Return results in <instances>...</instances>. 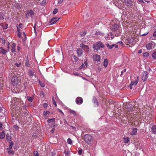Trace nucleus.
<instances>
[{"label": "nucleus", "instance_id": "393cba45", "mask_svg": "<svg viewBox=\"0 0 156 156\" xmlns=\"http://www.w3.org/2000/svg\"><path fill=\"white\" fill-rule=\"evenodd\" d=\"M108 65V60L106 59L105 58L104 59V62H103V65L105 67H106Z\"/></svg>", "mask_w": 156, "mask_h": 156}, {"label": "nucleus", "instance_id": "0e129e2a", "mask_svg": "<svg viewBox=\"0 0 156 156\" xmlns=\"http://www.w3.org/2000/svg\"><path fill=\"white\" fill-rule=\"evenodd\" d=\"M142 52V49H140L138 51V53L139 54H140Z\"/></svg>", "mask_w": 156, "mask_h": 156}, {"label": "nucleus", "instance_id": "338daca9", "mask_svg": "<svg viewBox=\"0 0 156 156\" xmlns=\"http://www.w3.org/2000/svg\"><path fill=\"white\" fill-rule=\"evenodd\" d=\"M64 122V123H66V124H68V123L66 121L65 119H63Z\"/></svg>", "mask_w": 156, "mask_h": 156}, {"label": "nucleus", "instance_id": "f03ea898", "mask_svg": "<svg viewBox=\"0 0 156 156\" xmlns=\"http://www.w3.org/2000/svg\"><path fill=\"white\" fill-rule=\"evenodd\" d=\"M84 141L88 144H90L93 141V137L89 134H85L83 136Z\"/></svg>", "mask_w": 156, "mask_h": 156}, {"label": "nucleus", "instance_id": "20e7f679", "mask_svg": "<svg viewBox=\"0 0 156 156\" xmlns=\"http://www.w3.org/2000/svg\"><path fill=\"white\" fill-rule=\"evenodd\" d=\"M34 15V12L32 10H28L26 13V17L27 19L29 18V16L32 17Z\"/></svg>", "mask_w": 156, "mask_h": 156}, {"label": "nucleus", "instance_id": "58836bf2", "mask_svg": "<svg viewBox=\"0 0 156 156\" xmlns=\"http://www.w3.org/2000/svg\"><path fill=\"white\" fill-rule=\"evenodd\" d=\"M58 12V10L57 9L55 8L54 10L53 13L54 14H55Z\"/></svg>", "mask_w": 156, "mask_h": 156}, {"label": "nucleus", "instance_id": "c85d7f7f", "mask_svg": "<svg viewBox=\"0 0 156 156\" xmlns=\"http://www.w3.org/2000/svg\"><path fill=\"white\" fill-rule=\"evenodd\" d=\"M6 138L7 140L8 141H10L11 140V136H10V135L7 134L6 135Z\"/></svg>", "mask_w": 156, "mask_h": 156}, {"label": "nucleus", "instance_id": "e433bc0d", "mask_svg": "<svg viewBox=\"0 0 156 156\" xmlns=\"http://www.w3.org/2000/svg\"><path fill=\"white\" fill-rule=\"evenodd\" d=\"M93 32L94 33L95 35H99L101 34V33L98 31H93Z\"/></svg>", "mask_w": 156, "mask_h": 156}, {"label": "nucleus", "instance_id": "6e6d98bb", "mask_svg": "<svg viewBox=\"0 0 156 156\" xmlns=\"http://www.w3.org/2000/svg\"><path fill=\"white\" fill-rule=\"evenodd\" d=\"M153 35L154 37H156V30L154 32Z\"/></svg>", "mask_w": 156, "mask_h": 156}, {"label": "nucleus", "instance_id": "8fccbe9b", "mask_svg": "<svg viewBox=\"0 0 156 156\" xmlns=\"http://www.w3.org/2000/svg\"><path fill=\"white\" fill-rule=\"evenodd\" d=\"M8 153H10L11 154H14V152L13 151H8Z\"/></svg>", "mask_w": 156, "mask_h": 156}, {"label": "nucleus", "instance_id": "423d86ee", "mask_svg": "<svg viewBox=\"0 0 156 156\" xmlns=\"http://www.w3.org/2000/svg\"><path fill=\"white\" fill-rule=\"evenodd\" d=\"M148 73L147 71H144L142 76V79L144 81H145L148 78Z\"/></svg>", "mask_w": 156, "mask_h": 156}, {"label": "nucleus", "instance_id": "7c9ffc66", "mask_svg": "<svg viewBox=\"0 0 156 156\" xmlns=\"http://www.w3.org/2000/svg\"><path fill=\"white\" fill-rule=\"evenodd\" d=\"M21 64V62L19 61H16L15 62V65L17 66V67H20V65Z\"/></svg>", "mask_w": 156, "mask_h": 156}, {"label": "nucleus", "instance_id": "4be33fe9", "mask_svg": "<svg viewBox=\"0 0 156 156\" xmlns=\"http://www.w3.org/2000/svg\"><path fill=\"white\" fill-rule=\"evenodd\" d=\"M138 77H137V79L135 81H131L130 84L132 85H136L138 83Z\"/></svg>", "mask_w": 156, "mask_h": 156}, {"label": "nucleus", "instance_id": "49530a36", "mask_svg": "<svg viewBox=\"0 0 156 156\" xmlns=\"http://www.w3.org/2000/svg\"><path fill=\"white\" fill-rule=\"evenodd\" d=\"M34 154L35 156H39L38 155V152L37 151H35L34 152Z\"/></svg>", "mask_w": 156, "mask_h": 156}, {"label": "nucleus", "instance_id": "4c0bfd02", "mask_svg": "<svg viewBox=\"0 0 156 156\" xmlns=\"http://www.w3.org/2000/svg\"><path fill=\"white\" fill-rule=\"evenodd\" d=\"M149 55V54L147 52H146L144 53L143 54V55L144 57H148Z\"/></svg>", "mask_w": 156, "mask_h": 156}, {"label": "nucleus", "instance_id": "f8f14e48", "mask_svg": "<svg viewBox=\"0 0 156 156\" xmlns=\"http://www.w3.org/2000/svg\"><path fill=\"white\" fill-rule=\"evenodd\" d=\"M126 110L128 111L129 112H132L133 111V106L132 105L128 104L126 105Z\"/></svg>", "mask_w": 156, "mask_h": 156}, {"label": "nucleus", "instance_id": "c9c22d12", "mask_svg": "<svg viewBox=\"0 0 156 156\" xmlns=\"http://www.w3.org/2000/svg\"><path fill=\"white\" fill-rule=\"evenodd\" d=\"M4 18V15L3 13H0V19H3Z\"/></svg>", "mask_w": 156, "mask_h": 156}, {"label": "nucleus", "instance_id": "bb28decb", "mask_svg": "<svg viewBox=\"0 0 156 156\" xmlns=\"http://www.w3.org/2000/svg\"><path fill=\"white\" fill-rule=\"evenodd\" d=\"M25 66L27 67H29L30 66V64L28 60V58H27L25 60Z\"/></svg>", "mask_w": 156, "mask_h": 156}, {"label": "nucleus", "instance_id": "ea45409f", "mask_svg": "<svg viewBox=\"0 0 156 156\" xmlns=\"http://www.w3.org/2000/svg\"><path fill=\"white\" fill-rule=\"evenodd\" d=\"M43 106L45 108H47L48 107V104L47 103H44L43 105Z\"/></svg>", "mask_w": 156, "mask_h": 156}, {"label": "nucleus", "instance_id": "79ce46f5", "mask_svg": "<svg viewBox=\"0 0 156 156\" xmlns=\"http://www.w3.org/2000/svg\"><path fill=\"white\" fill-rule=\"evenodd\" d=\"M65 155H68L70 154V152L68 151H65L64 152Z\"/></svg>", "mask_w": 156, "mask_h": 156}, {"label": "nucleus", "instance_id": "a211bd4d", "mask_svg": "<svg viewBox=\"0 0 156 156\" xmlns=\"http://www.w3.org/2000/svg\"><path fill=\"white\" fill-rule=\"evenodd\" d=\"M151 130L153 133L156 134V126L153 125L151 128Z\"/></svg>", "mask_w": 156, "mask_h": 156}, {"label": "nucleus", "instance_id": "2f4dec72", "mask_svg": "<svg viewBox=\"0 0 156 156\" xmlns=\"http://www.w3.org/2000/svg\"><path fill=\"white\" fill-rule=\"evenodd\" d=\"M106 46L108 47L109 49H112L113 47V44L112 45H109L108 44H106Z\"/></svg>", "mask_w": 156, "mask_h": 156}, {"label": "nucleus", "instance_id": "aec40b11", "mask_svg": "<svg viewBox=\"0 0 156 156\" xmlns=\"http://www.w3.org/2000/svg\"><path fill=\"white\" fill-rule=\"evenodd\" d=\"M16 47V44L15 43H13L12 45V50L11 51L12 52H14L16 51L15 47Z\"/></svg>", "mask_w": 156, "mask_h": 156}, {"label": "nucleus", "instance_id": "052dcab7", "mask_svg": "<svg viewBox=\"0 0 156 156\" xmlns=\"http://www.w3.org/2000/svg\"><path fill=\"white\" fill-rule=\"evenodd\" d=\"M16 27H17V31L18 32H20V29L18 28V25H17L16 26Z\"/></svg>", "mask_w": 156, "mask_h": 156}, {"label": "nucleus", "instance_id": "e2e57ef3", "mask_svg": "<svg viewBox=\"0 0 156 156\" xmlns=\"http://www.w3.org/2000/svg\"><path fill=\"white\" fill-rule=\"evenodd\" d=\"M73 74H74V75H76V76H78L79 75V73L77 72Z\"/></svg>", "mask_w": 156, "mask_h": 156}, {"label": "nucleus", "instance_id": "ddd939ff", "mask_svg": "<svg viewBox=\"0 0 156 156\" xmlns=\"http://www.w3.org/2000/svg\"><path fill=\"white\" fill-rule=\"evenodd\" d=\"M119 27V26L118 25L116 24H114L112 25L111 29L112 31H115L117 30Z\"/></svg>", "mask_w": 156, "mask_h": 156}, {"label": "nucleus", "instance_id": "c03bdc74", "mask_svg": "<svg viewBox=\"0 0 156 156\" xmlns=\"http://www.w3.org/2000/svg\"><path fill=\"white\" fill-rule=\"evenodd\" d=\"M82 149H80L78 151V154L79 155H81L82 154Z\"/></svg>", "mask_w": 156, "mask_h": 156}, {"label": "nucleus", "instance_id": "7ed1b4c3", "mask_svg": "<svg viewBox=\"0 0 156 156\" xmlns=\"http://www.w3.org/2000/svg\"><path fill=\"white\" fill-rule=\"evenodd\" d=\"M11 81L12 84L14 86H16L18 83V78L16 76H14L11 78Z\"/></svg>", "mask_w": 156, "mask_h": 156}, {"label": "nucleus", "instance_id": "a878e982", "mask_svg": "<svg viewBox=\"0 0 156 156\" xmlns=\"http://www.w3.org/2000/svg\"><path fill=\"white\" fill-rule=\"evenodd\" d=\"M123 141L125 143H128V142L130 141V138L129 137H124Z\"/></svg>", "mask_w": 156, "mask_h": 156}, {"label": "nucleus", "instance_id": "6ab92c4d", "mask_svg": "<svg viewBox=\"0 0 156 156\" xmlns=\"http://www.w3.org/2000/svg\"><path fill=\"white\" fill-rule=\"evenodd\" d=\"M18 102H19V105H20L22 106V107H23V109H24L25 107L26 106H25L24 105H23V101H22L20 99H18ZM20 107H21V106H20Z\"/></svg>", "mask_w": 156, "mask_h": 156}, {"label": "nucleus", "instance_id": "603ef678", "mask_svg": "<svg viewBox=\"0 0 156 156\" xmlns=\"http://www.w3.org/2000/svg\"><path fill=\"white\" fill-rule=\"evenodd\" d=\"M63 0H58V4H60L62 3Z\"/></svg>", "mask_w": 156, "mask_h": 156}, {"label": "nucleus", "instance_id": "9d476101", "mask_svg": "<svg viewBox=\"0 0 156 156\" xmlns=\"http://www.w3.org/2000/svg\"><path fill=\"white\" fill-rule=\"evenodd\" d=\"M78 57H80L83 54V49L80 48H78L76 50Z\"/></svg>", "mask_w": 156, "mask_h": 156}, {"label": "nucleus", "instance_id": "1a4fd4ad", "mask_svg": "<svg viewBox=\"0 0 156 156\" xmlns=\"http://www.w3.org/2000/svg\"><path fill=\"white\" fill-rule=\"evenodd\" d=\"M83 99L80 97H77L76 99V103L79 105L81 104L83 102Z\"/></svg>", "mask_w": 156, "mask_h": 156}, {"label": "nucleus", "instance_id": "72a5a7b5", "mask_svg": "<svg viewBox=\"0 0 156 156\" xmlns=\"http://www.w3.org/2000/svg\"><path fill=\"white\" fill-rule=\"evenodd\" d=\"M27 98L28 101L30 102H32L33 99L31 97L28 96L27 97Z\"/></svg>", "mask_w": 156, "mask_h": 156}, {"label": "nucleus", "instance_id": "4468645a", "mask_svg": "<svg viewBox=\"0 0 156 156\" xmlns=\"http://www.w3.org/2000/svg\"><path fill=\"white\" fill-rule=\"evenodd\" d=\"M124 2L128 7H130L133 5V2L131 0H125Z\"/></svg>", "mask_w": 156, "mask_h": 156}, {"label": "nucleus", "instance_id": "0eeeda50", "mask_svg": "<svg viewBox=\"0 0 156 156\" xmlns=\"http://www.w3.org/2000/svg\"><path fill=\"white\" fill-rule=\"evenodd\" d=\"M80 46L85 51L88 52L89 51V47L88 45H85L83 44H81Z\"/></svg>", "mask_w": 156, "mask_h": 156}, {"label": "nucleus", "instance_id": "de8ad7c7", "mask_svg": "<svg viewBox=\"0 0 156 156\" xmlns=\"http://www.w3.org/2000/svg\"><path fill=\"white\" fill-rule=\"evenodd\" d=\"M1 39L2 41V43L3 44H5L6 43V41L4 38H1Z\"/></svg>", "mask_w": 156, "mask_h": 156}, {"label": "nucleus", "instance_id": "13d9d810", "mask_svg": "<svg viewBox=\"0 0 156 156\" xmlns=\"http://www.w3.org/2000/svg\"><path fill=\"white\" fill-rule=\"evenodd\" d=\"M84 63L85 65V66L87 67L88 66V63H87V60H86V61H85L84 62Z\"/></svg>", "mask_w": 156, "mask_h": 156}, {"label": "nucleus", "instance_id": "473e14b6", "mask_svg": "<svg viewBox=\"0 0 156 156\" xmlns=\"http://www.w3.org/2000/svg\"><path fill=\"white\" fill-rule=\"evenodd\" d=\"M69 112L70 113H71L72 114H73L75 116H76V112L73 110H70L69 111Z\"/></svg>", "mask_w": 156, "mask_h": 156}, {"label": "nucleus", "instance_id": "680f3d73", "mask_svg": "<svg viewBox=\"0 0 156 156\" xmlns=\"http://www.w3.org/2000/svg\"><path fill=\"white\" fill-rule=\"evenodd\" d=\"M58 110L60 112H61L63 115H64V113L63 112L61 109L58 108Z\"/></svg>", "mask_w": 156, "mask_h": 156}, {"label": "nucleus", "instance_id": "412c9836", "mask_svg": "<svg viewBox=\"0 0 156 156\" xmlns=\"http://www.w3.org/2000/svg\"><path fill=\"white\" fill-rule=\"evenodd\" d=\"M13 145V142L12 141H11L9 142V148L7 149V150L8 151L9 150L12 149V147Z\"/></svg>", "mask_w": 156, "mask_h": 156}, {"label": "nucleus", "instance_id": "69168bd1", "mask_svg": "<svg viewBox=\"0 0 156 156\" xmlns=\"http://www.w3.org/2000/svg\"><path fill=\"white\" fill-rule=\"evenodd\" d=\"M23 36H24V37H25V39H26V38H27L26 35L24 32H23Z\"/></svg>", "mask_w": 156, "mask_h": 156}, {"label": "nucleus", "instance_id": "c756f323", "mask_svg": "<svg viewBox=\"0 0 156 156\" xmlns=\"http://www.w3.org/2000/svg\"><path fill=\"white\" fill-rule=\"evenodd\" d=\"M55 119L54 118H52L51 119H49L47 120V122L48 123H50L51 122H55Z\"/></svg>", "mask_w": 156, "mask_h": 156}, {"label": "nucleus", "instance_id": "09e8293b", "mask_svg": "<svg viewBox=\"0 0 156 156\" xmlns=\"http://www.w3.org/2000/svg\"><path fill=\"white\" fill-rule=\"evenodd\" d=\"M128 41H129V43H130L134 41V39H133V38H131Z\"/></svg>", "mask_w": 156, "mask_h": 156}, {"label": "nucleus", "instance_id": "b1692460", "mask_svg": "<svg viewBox=\"0 0 156 156\" xmlns=\"http://www.w3.org/2000/svg\"><path fill=\"white\" fill-rule=\"evenodd\" d=\"M5 136V134L4 133V131H3L2 132L0 133V139H3Z\"/></svg>", "mask_w": 156, "mask_h": 156}, {"label": "nucleus", "instance_id": "a18cd8bd", "mask_svg": "<svg viewBox=\"0 0 156 156\" xmlns=\"http://www.w3.org/2000/svg\"><path fill=\"white\" fill-rule=\"evenodd\" d=\"M126 69H125L123 70H122L121 72V76H122V74L123 73H125L126 72Z\"/></svg>", "mask_w": 156, "mask_h": 156}, {"label": "nucleus", "instance_id": "a19ab883", "mask_svg": "<svg viewBox=\"0 0 156 156\" xmlns=\"http://www.w3.org/2000/svg\"><path fill=\"white\" fill-rule=\"evenodd\" d=\"M94 102L96 103L98 106V102L96 98H94Z\"/></svg>", "mask_w": 156, "mask_h": 156}, {"label": "nucleus", "instance_id": "f257e3e1", "mask_svg": "<svg viewBox=\"0 0 156 156\" xmlns=\"http://www.w3.org/2000/svg\"><path fill=\"white\" fill-rule=\"evenodd\" d=\"M105 47L104 45L100 41L97 42L95 44H93V48L94 50H98L100 48H103Z\"/></svg>", "mask_w": 156, "mask_h": 156}, {"label": "nucleus", "instance_id": "6e6552de", "mask_svg": "<svg viewBox=\"0 0 156 156\" xmlns=\"http://www.w3.org/2000/svg\"><path fill=\"white\" fill-rule=\"evenodd\" d=\"M59 19V18H52L48 22L50 24L49 25H50L55 24L58 20Z\"/></svg>", "mask_w": 156, "mask_h": 156}, {"label": "nucleus", "instance_id": "864d4df0", "mask_svg": "<svg viewBox=\"0 0 156 156\" xmlns=\"http://www.w3.org/2000/svg\"><path fill=\"white\" fill-rule=\"evenodd\" d=\"M40 84L42 87H44L45 86L44 84L43 83L40 82Z\"/></svg>", "mask_w": 156, "mask_h": 156}, {"label": "nucleus", "instance_id": "37998d69", "mask_svg": "<svg viewBox=\"0 0 156 156\" xmlns=\"http://www.w3.org/2000/svg\"><path fill=\"white\" fill-rule=\"evenodd\" d=\"M52 101H53V104L55 105V106L56 107L57 106V104H56V102H55V100L54 98V97H52Z\"/></svg>", "mask_w": 156, "mask_h": 156}, {"label": "nucleus", "instance_id": "3c124183", "mask_svg": "<svg viewBox=\"0 0 156 156\" xmlns=\"http://www.w3.org/2000/svg\"><path fill=\"white\" fill-rule=\"evenodd\" d=\"M17 35H18V37H19V38H20L21 37V33H20V32H18V34H17Z\"/></svg>", "mask_w": 156, "mask_h": 156}, {"label": "nucleus", "instance_id": "5fc2aeb1", "mask_svg": "<svg viewBox=\"0 0 156 156\" xmlns=\"http://www.w3.org/2000/svg\"><path fill=\"white\" fill-rule=\"evenodd\" d=\"M14 127L16 130L18 129L19 128V127L18 126H17L16 125H15L14 126Z\"/></svg>", "mask_w": 156, "mask_h": 156}, {"label": "nucleus", "instance_id": "f3484780", "mask_svg": "<svg viewBox=\"0 0 156 156\" xmlns=\"http://www.w3.org/2000/svg\"><path fill=\"white\" fill-rule=\"evenodd\" d=\"M7 52V51L4 49L2 47H0V53L2 54L5 55Z\"/></svg>", "mask_w": 156, "mask_h": 156}, {"label": "nucleus", "instance_id": "f704fd0d", "mask_svg": "<svg viewBox=\"0 0 156 156\" xmlns=\"http://www.w3.org/2000/svg\"><path fill=\"white\" fill-rule=\"evenodd\" d=\"M67 142L69 144H72V140L70 138H69L67 139Z\"/></svg>", "mask_w": 156, "mask_h": 156}, {"label": "nucleus", "instance_id": "774afa93", "mask_svg": "<svg viewBox=\"0 0 156 156\" xmlns=\"http://www.w3.org/2000/svg\"><path fill=\"white\" fill-rule=\"evenodd\" d=\"M20 49V46H17V50L18 51H19Z\"/></svg>", "mask_w": 156, "mask_h": 156}, {"label": "nucleus", "instance_id": "4d7b16f0", "mask_svg": "<svg viewBox=\"0 0 156 156\" xmlns=\"http://www.w3.org/2000/svg\"><path fill=\"white\" fill-rule=\"evenodd\" d=\"M113 47H115V48H117L118 47V45L116 44H113Z\"/></svg>", "mask_w": 156, "mask_h": 156}, {"label": "nucleus", "instance_id": "bf43d9fd", "mask_svg": "<svg viewBox=\"0 0 156 156\" xmlns=\"http://www.w3.org/2000/svg\"><path fill=\"white\" fill-rule=\"evenodd\" d=\"M2 123L0 122V130L2 129Z\"/></svg>", "mask_w": 156, "mask_h": 156}, {"label": "nucleus", "instance_id": "cd10ccee", "mask_svg": "<svg viewBox=\"0 0 156 156\" xmlns=\"http://www.w3.org/2000/svg\"><path fill=\"white\" fill-rule=\"evenodd\" d=\"M28 75L30 76H32V77L34 75V72L32 71L31 70H30L28 73Z\"/></svg>", "mask_w": 156, "mask_h": 156}, {"label": "nucleus", "instance_id": "39448f33", "mask_svg": "<svg viewBox=\"0 0 156 156\" xmlns=\"http://www.w3.org/2000/svg\"><path fill=\"white\" fill-rule=\"evenodd\" d=\"M154 42H150L146 44L145 47L148 50H151L154 48L153 44Z\"/></svg>", "mask_w": 156, "mask_h": 156}, {"label": "nucleus", "instance_id": "9b49d317", "mask_svg": "<svg viewBox=\"0 0 156 156\" xmlns=\"http://www.w3.org/2000/svg\"><path fill=\"white\" fill-rule=\"evenodd\" d=\"M100 56L98 55H93V60L96 62H98L100 61Z\"/></svg>", "mask_w": 156, "mask_h": 156}, {"label": "nucleus", "instance_id": "dca6fc26", "mask_svg": "<svg viewBox=\"0 0 156 156\" xmlns=\"http://www.w3.org/2000/svg\"><path fill=\"white\" fill-rule=\"evenodd\" d=\"M132 131L130 133V134L131 135H136L137 129L135 128H133L132 129Z\"/></svg>", "mask_w": 156, "mask_h": 156}, {"label": "nucleus", "instance_id": "5701e85b", "mask_svg": "<svg viewBox=\"0 0 156 156\" xmlns=\"http://www.w3.org/2000/svg\"><path fill=\"white\" fill-rule=\"evenodd\" d=\"M151 56L154 59H156V50L154 51L151 54Z\"/></svg>", "mask_w": 156, "mask_h": 156}, {"label": "nucleus", "instance_id": "2eb2a0df", "mask_svg": "<svg viewBox=\"0 0 156 156\" xmlns=\"http://www.w3.org/2000/svg\"><path fill=\"white\" fill-rule=\"evenodd\" d=\"M50 112L48 111H44L43 113V117L46 119H47L48 117V115Z\"/></svg>", "mask_w": 156, "mask_h": 156}]
</instances>
